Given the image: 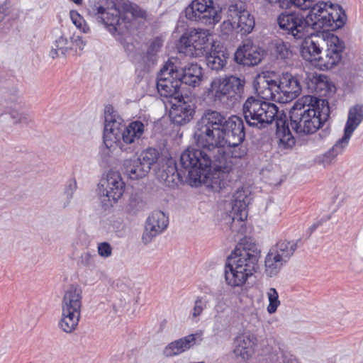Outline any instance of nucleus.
<instances>
[{
  "mask_svg": "<svg viewBox=\"0 0 363 363\" xmlns=\"http://www.w3.org/2000/svg\"><path fill=\"white\" fill-rule=\"evenodd\" d=\"M193 136L198 147L216 152L212 187L218 190L226 183L228 172L232 171V162L223 149L222 140L216 133L207 109L197 121Z\"/></svg>",
  "mask_w": 363,
  "mask_h": 363,
  "instance_id": "f257e3e1",
  "label": "nucleus"
},
{
  "mask_svg": "<svg viewBox=\"0 0 363 363\" xmlns=\"http://www.w3.org/2000/svg\"><path fill=\"white\" fill-rule=\"evenodd\" d=\"M206 150L189 147L181 155L179 159L180 167H176V172L181 181L185 180L191 186H197L201 184H207L215 192H219L225 188L230 182V174L228 172L226 183L220 189L216 190L212 187L213 176L215 172V154L213 160L211 155L206 152Z\"/></svg>",
  "mask_w": 363,
  "mask_h": 363,
  "instance_id": "f03ea898",
  "label": "nucleus"
},
{
  "mask_svg": "<svg viewBox=\"0 0 363 363\" xmlns=\"http://www.w3.org/2000/svg\"><path fill=\"white\" fill-rule=\"evenodd\" d=\"M260 250L246 239L238 243L228 257L225 267V279L232 287L242 286L258 269Z\"/></svg>",
  "mask_w": 363,
  "mask_h": 363,
  "instance_id": "7ed1b4c3",
  "label": "nucleus"
},
{
  "mask_svg": "<svg viewBox=\"0 0 363 363\" xmlns=\"http://www.w3.org/2000/svg\"><path fill=\"white\" fill-rule=\"evenodd\" d=\"M291 126L297 133L312 134L316 132L330 116V107L326 99L312 97L310 103L296 102L289 112Z\"/></svg>",
  "mask_w": 363,
  "mask_h": 363,
  "instance_id": "20e7f679",
  "label": "nucleus"
},
{
  "mask_svg": "<svg viewBox=\"0 0 363 363\" xmlns=\"http://www.w3.org/2000/svg\"><path fill=\"white\" fill-rule=\"evenodd\" d=\"M309 28L315 31H333L342 28L347 21V15L341 6L318 1L313 6L307 5Z\"/></svg>",
  "mask_w": 363,
  "mask_h": 363,
  "instance_id": "39448f33",
  "label": "nucleus"
},
{
  "mask_svg": "<svg viewBox=\"0 0 363 363\" xmlns=\"http://www.w3.org/2000/svg\"><path fill=\"white\" fill-rule=\"evenodd\" d=\"M277 106L259 96H249L242 105V115L249 127L261 130L272 123L277 117Z\"/></svg>",
  "mask_w": 363,
  "mask_h": 363,
  "instance_id": "423d86ee",
  "label": "nucleus"
},
{
  "mask_svg": "<svg viewBox=\"0 0 363 363\" xmlns=\"http://www.w3.org/2000/svg\"><path fill=\"white\" fill-rule=\"evenodd\" d=\"M267 84L272 99L283 104L297 98L303 89L298 77L289 72L282 73L277 79L267 80Z\"/></svg>",
  "mask_w": 363,
  "mask_h": 363,
  "instance_id": "0eeeda50",
  "label": "nucleus"
},
{
  "mask_svg": "<svg viewBox=\"0 0 363 363\" xmlns=\"http://www.w3.org/2000/svg\"><path fill=\"white\" fill-rule=\"evenodd\" d=\"M301 239L289 241L279 240L269 250L264 261L265 272L267 276L276 275L294 255Z\"/></svg>",
  "mask_w": 363,
  "mask_h": 363,
  "instance_id": "6e6552de",
  "label": "nucleus"
},
{
  "mask_svg": "<svg viewBox=\"0 0 363 363\" xmlns=\"http://www.w3.org/2000/svg\"><path fill=\"white\" fill-rule=\"evenodd\" d=\"M159 152L155 148H147L138 157L124 160L122 166L123 174L129 179L138 180L145 177L152 166L159 159Z\"/></svg>",
  "mask_w": 363,
  "mask_h": 363,
  "instance_id": "1a4fd4ad",
  "label": "nucleus"
},
{
  "mask_svg": "<svg viewBox=\"0 0 363 363\" xmlns=\"http://www.w3.org/2000/svg\"><path fill=\"white\" fill-rule=\"evenodd\" d=\"M215 45L210 42L208 31L203 29H191L179 38V49L196 57L206 56Z\"/></svg>",
  "mask_w": 363,
  "mask_h": 363,
  "instance_id": "9d476101",
  "label": "nucleus"
},
{
  "mask_svg": "<svg viewBox=\"0 0 363 363\" xmlns=\"http://www.w3.org/2000/svg\"><path fill=\"white\" fill-rule=\"evenodd\" d=\"M92 11L98 21L103 23L113 34L118 33L123 35L128 26L126 23L122 26L121 11L113 0H100L92 6Z\"/></svg>",
  "mask_w": 363,
  "mask_h": 363,
  "instance_id": "9b49d317",
  "label": "nucleus"
},
{
  "mask_svg": "<svg viewBox=\"0 0 363 363\" xmlns=\"http://www.w3.org/2000/svg\"><path fill=\"white\" fill-rule=\"evenodd\" d=\"M277 23L285 34L296 40H302L310 34L307 16L300 12H283L278 16Z\"/></svg>",
  "mask_w": 363,
  "mask_h": 363,
  "instance_id": "f8f14e48",
  "label": "nucleus"
},
{
  "mask_svg": "<svg viewBox=\"0 0 363 363\" xmlns=\"http://www.w3.org/2000/svg\"><path fill=\"white\" fill-rule=\"evenodd\" d=\"M175 65L168 60L158 74L156 87L159 94L164 98L178 99L183 96L180 91L181 84L175 75Z\"/></svg>",
  "mask_w": 363,
  "mask_h": 363,
  "instance_id": "ddd939ff",
  "label": "nucleus"
},
{
  "mask_svg": "<svg viewBox=\"0 0 363 363\" xmlns=\"http://www.w3.org/2000/svg\"><path fill=\"white\" fill-rule=\"evenodd\" d=\"M244 85V80L234 76L217 79L212 82L215 99L220 102L230 100L233 103L241 98Z\"/></svg>",
  "mask_w": 363,
  "mask_h": 363,
  "instance_id": "4468645a",
  "label": "nucleus"
},
{
  "mask_svg": "<svg viewBox=\"0 0 363 363\" xmlns=\"http://www.w3.org/2000/svg\"><path fill=\"white\" fill-rule=\"evenodd\" d=\"M115 118L121 123V119L118 118ZM122 125H120V135H121V140H118V146L122 152L126 153L136 152L140 145L143 135L145 130V124L140 121H134L130 122L124 129L121 130Z\"/></svg>",
  "mask_w": 363,
  "mask_h": 363,
  "instance_id": "2eb2a0df",
  "label": "nucleus"
},
{
  "mask_svg": "<svg viewBox=\"0 0 363 363\" xmlns=\"http://www.w3.org/2000/svg\"><path fill=\"white\" fill-rule=\"evenodd\" d=\"M125 190V183L118 172H110L107 178L101 183L99 189L100 197L103 206L107 208L113 206L123 196Z\"/></svg>",
  "mask_w": 363,
  "mask_h": 363,
  "instance_id": "dca6fc26",
  "label": "nucleus"
},
{
  "mask_svg": "<svg viewBox=\"0 0 363 363\" xmlns=\"http://www.w3.org/2000/svg\"><path fill=\"white\" fill-rule=\"evenodd\" d=\"M327 48L314 62V66L321 70H328L336 66L342 60L345 43L337 36L332 35L326 41Z\"/></svg>",
  "mask_w": 363,
  "mask_h": 363,
  "instance_id": "f3484780",
  "label": "nucleus"
},
{
  "mask_svg": "<svg viewBox=\"0 0 363 363\" xmlns=\"http://www.w3.org/2000/svg\"><path fill=\"white\" fill-rule=\"evenodd\" d=\"M250 198L247 191L242 188L238 189L233 196L232 207L230 213H226L223 217L225 223L229 225L233 231H236L235 223H239L242 225L247 217V206Z\"/></svg>",
  "mask_w": 363,
  "mask_h": 363,
  "instance_id": "a211bd4d",
  "label": "nucleus"
},
{
  "mask_svg": "<svg viewBox=\"0 0 363 363\" xmlns=\"http://www.w3.org/2000/svg\"><path fill=\"white\" fill-rule=\"evenodd\" d=\"M111 106L105 109V125L104 130V147L101 151V157L106 160L110 157L111 148L120 138L121 122L115 118Z\"/></svg>",
  "mask_w": 363,
  "mask_h": 363,
  "instance_id": "6ab92c4d",
  "label": "nucleus"
},
{
  "mask_svg": "<svg viewBox=\"0 0 363 363\" xmlns=\"http://www.w3.org/2000/svg\"><path fill=\"white\" fill-rule=\"evenodd\" d=\"M169 218L162 211H153L147 218L142 242L147 245L168 226Z\"/></svg>",
  "mask_w": 363,
  "mask_h": 363,
  "instance_id": "aec40b11",
  "label": "nucleus"
},
{
  "mask_svg": "<svg viewBox=\"0 0 363 363\" xmlns=\"http://www.w3.org/2000/svg\"><path fill=\"white\" fill-rule=\"evenodd\" d=\"M178 104H174L169 111V117L174 124L184 125L189 123L196 113V106L189 98L187 100L184 96L177 99Z\"/></svg>",
  "mask_w": 363,
  "mask_h": 363,
  "instance_id": "412c9836",
  "label": "nucleus"
},
{
  "mask_svg": "<svg viewBox=\"0 0 363 363\" xmlns=\"http://www.w3.org/2000/svg\"><path fill=\"white\" fill-rule=\"evenodd\" d=\"M235 61L243 66L253 67L258 65L262 59V53L259 46L251 40H245L235 52Z\"/></svg>",
  "mask_w": 363,
  "mask_h": 363,
  "instance_id": "4be33fe9",
  "label": "nucleus"
},
{
  "mask_svg": "<svg viewBox=\"0 0 363 363\" xmlns=\"http://www.w3.org/2000/svg\"><path fill=\"white\" fill-rule=\"evenodd\" d=\"M174 72L181 85L184 84L192 87L199 86L203 79L202 68L197 63L189 62L179 68L175 65Z\"/></svg>",
  "mask_w": 363,
  "mask_h": 363,
  "instance_id": "5701e85b",
  "label": "nucleus"
},
{
  "mask_svg": "<svg viewBox=\"0 0 363 363\" xmlns=\"http://www.w3.org/2000/svg\"><path fill=\"white\" fill-rule=\"evenodd\" d=\"M303 84L309 93L315 94L318 96H327L335 87L328 77L314 73H306Z\"/></svg>",
  "mask_w": 363,
  "mask_h": 363,
  "instance_id": "b1692460",
  "label": "nucleus"
},
{
  "mask_svg": "<svg viewBox=\"0 0 363 363\" xmlns=\"http://www.w3.org/2000/svg\"><path fill=\"white\" fill-rule=\"evenodd\" d=\"M257 344V339L254 334L244 333L235 339L233 352L242 360H248L254 354Z\"/></svg>",
  "mask_w": 363,
  "mask_h": 363,
  "instance_id": "393cba45",
  "label": "nucleus"
},
{
  "mask_svg": "<svg viewBox=\"0 0 363 363\" xmlns=\"http://www.w3.org/2000/svg\"><path fill=\"white\" fill-rule=\"evenodd\" d=\"M228 119V130L224 138L225 145L242 143L245 138V128L243 120L236 115H232Z\"/></svg>",
  "mask_w": 363,
  "mask_h": 363,
  "instance_id": "a878e982",
  "label": "nucleus"
},
{
  "mask_svg": "<svg viewBox=\"0 0 363 363\" xmlns=\"http://www.w3.org/2000/svg\"><path fill=\"white\" fill-rule=\"evenodd\" d=\"M197 339L202 340L201 333L191 334L173 341L164 347L163 353L166 357L178 355L194 346Z\"/></svg>",
  "mask_w": 363,
  "mask_h": 363,
  "instance_id": "bb28decb",
  "label": "nucleus"
},
{
  "mask_svg": "<svg viewBox=\"0 0 363 363\" xmlns=\"http://www.w3.org/2000/svg\"><path fill=\"white\" fill-rule=\"evenodd\" d=\"M194 5L199 8L202 13L201 23L205 25H214L221 19V9H216L213 6L212 0H194Z\"/></svg>",
  "mask_w": 363,
  "mask_h": 363,
  "instance_id": "cd10ccee",
  "label": "nucleus"
},
{
  "mask_svg": "<svg viewBox=\"0 0 363 363\" xmlns=\"http://www.w3.org/2000/svg\"><path fill=\"white\" fill-rule=\"evenodd\" d=\"M362 121L363 105L355 104L351 106L348 111L347 119L344 128L342 138L350 142L353 133Z\"/></svg>",
  "mask_w": 363,
  "mask_h": 363,
  "instance_id": "c85d7f7f",
  "label": "nucleus"
},
{
  "mask_svg": "<svg viewBox=\"0 0 363 363\" xmlns=\"http://www.w3.org/2000/svg\"><path fill=\"white\" fill-rule=\"evenodd\" d=\"M25 102L20 96L11 99L10 105L8 106L9 109V113L13 120V123H23L28 125L32 122V116L26 112L20 111L23 108Z\"/></svg>",
  "mask_w": 363,
  "mask_h": 363,
  "instance_id": "c756f323",
  "label": "nucleus"
},
{
  "mask_svg": "<svg viewBox=\"0 0 363 363\" xmlns=\"http://www.w3.org/2000/svg\"><path fill=\"white\" fill-rule=\"evenodd\" d=\"M303 43L301 47V54L303 58L314 65L316 59L321 54L322 48L318 41L313 39V35L309 34L308 37L302 39Z\"/></svg>",
  "mask_w": 363,
  "mask_h": 363,
  "instance_id": "7c9ffc66",
  "label": "nucleus"
},
{
  "mask_svg": "<svg viewBox=\"0 0 363 363\" xmlns=\"http://www.w3.org/2000/svg\"><path fill=\"white\" fill-rule=\"evenodd\" d=\"M82 290L75 285H71L65 291L62 300V308L81 311L82 306Z\"/></svg>",
  "mask_w": 363,
  "mask_h": 363,
  "instance_id": "2f4dec72",
  "label": "nucleus"
},
{
  "mask_svg": "<svg viewBox=\"0 0 363 363\" xmlns=\"http://www.w3.org/2000/svg\"><path fill=\"white\" fill-rule=\"evenodd\" d=\"M206 58L207 66L213 70L218 71L225 66L228 54L226 50L223 47L215 46L214 48L206 55Z\"/></svg>",
  "mask_w": 363,
  "mask_h": 363,
  "instance_id": "473e14b6",
  "label": "nucleus"
},
{
  "mask_svg": "<svg viewBox=\"0 0 363 363\" xmlns=\"http://www.w3.org/2000/svg\"><path fill=\"white\" fill-rule=\"evenodd\" d=\"M276 136L279 139V146L288 149L295 144V139L289 129V124L285 120L279 119L276 122Z\"/></svg>",
  "mask_w": 363,
  "mask_h": 363,
  "instance_id": "72a5a7b5",
  "label": "nucleus"
},
{
  "mask_svg": "<svg viewBox=\"0 0 363 363\" xmlns=\"http://www.w3.org/2000/svg\"><path fill=\"white\" fill-rule=\"evenodd\" d=\"M207 111L212 121V123H213V126L216 133L218 136L220 138V140H222L221 143L224 147V138L228 130L227 123H228V118H229V116H228V115L223 112L218 111L211 108L207 109Z\"/></svg>",
  "mask_w": 363,
  "mask_h": 363,
  "instance_id": "f704fd0d",
  "label": "nucleus"
},
{
  "mask_svg": "<svg viewBox=\"0 0 363 363\" xmlns=\"http://www.w3.org/2000/svg\"><path fill=\"white\" fill-rule=\"evenodd\" d=\"M235 23V31L241 35H247L251 33L255 27L254 17L247 11L233 20Z\"/></svg>",
  "mask_w": 363,
  "mask_h": 363,
  "instance_id": "c9c22d12",
  "label": "nucleus"
},
{
  "mask_svg": "<svg viewBox=\"0 0 363 363\" xmlns=\"http://www.w3.org/2000/svg\"><path fill=\"white\" fill-rule=\"evenodd\" d=\"M145 12L140 9L136 5H126L125 7V11L122 14L121 13V23H123L122 26H125V23L128 26L127 28L124 30V35L128 32L131 26V21L135 18H144Z\"/></svg>",
  "mask_w": 363,
  "mask_h": 363,
  "instance_id": "e433bc0d",
  "label": "nucleus"
},
{
  "mask_svg": "<svg viewBox=\"0 0 363 363\" xmlns=\"http://www.w3.org/2000/svg\"><path fill=\"white\" fill-rule=\"evenodd\" d=\"M349 143L342 137L338 139L334 145L322 156L321 162L324 165L330 164L337 155L344 152Z\"/></svg>",
  "mask_w": 363,
  "mask_h": 363,
  "instance_id": "4c0bfd02",
  "label": "nucleus"
},
{
  "mask_svg": "<svg viewBox=\"0 0 363 363\" xmlns=\"http://www.w3.org/2000/svg\"><path fill=\"white\" fill-rule=\"evenodd\" d=\"M72 37L68 39L64 35L60 36L55 40L54 46L50 52V56L52 59L59 57L60 55L65 56L69 50L72 49Z\"/></svg>",
  "mask_w": 363,
  "mask_h": 363,
  "instance_id": "58836bf2",
  "label": "nucleus"
},
{
  "mask_svg": "<svg viewBox=\"0 0 363 363\" xmlns=\"http://www.w3.org/2000/svg\"><path fill=\"white\" fill-rule=\"evenodd\" d=\"M224 9H226L228 18L235 20L236 18L247 12V4L242 0H228Z\"/></svg>",
  "mask_w": 363,
  "mask_h": 363,
  "instance_id": "ea45409f",
  "label": "nucleus"
},
{
  "mask_svg": "<svg viewBox=\"0 0 363 363\" xmlns=\"http://www.w3.org/2000/svg\"><path fill=\"white\" fill-rule=\"evenodd\" d=\"M272 50L277 58L288 59L292 54L290 45L281 40H275L272 43Z\"/></svg>",
  "mask_w": 363,
  "mask_h": 363,
  "instance_id": "a19ab883",
  "label": "nucleus"
},
{
  "mask_svg": "<svg viewBox=\"0 0 363 363\" xmlns=\"http://www.w3.org/2000/svg\"><path fill=\"white\" fill-rule=\"evenodd\" d=\"M143 206L144 203L140 195L138 194H131L125 207V211L130 215H136L143 209Z\"/></svg>",
  "mask_w": 363,
  "mask_h": 363,
  "instance_id": "79ce46f5",
  "label": "nucleus"
},
{
  "mask_svg": "<svg viewBox=\"0 0 363 363\" xmlns=\"http://www.w3.org/2000/svg\"><path fill=\"white\" fill-rule=\"evenodd\" d=\"M208 301L206 296H198L194 301V305L191 313L193 320H198L204 309L207 308Z\"/></svg>",
  "mask_w": 363,
  "mask_h": 363,
  "instance_id": "37998d69",
  "label": "nucleus"
},
{
  "mask_svg": "<svg viewBox=\"0 0 363 363\" xmlns=\"http://www.w3.org/2000/svg\"><path fill=\"white\" fill-rule=\"evenodd\" d=\"M267 297L269 300L267 311L269 314H272L277 311L278 306L280 305L279 294L276 289L270 288L267 292Z\"/></svg>",
  "mask_w": 363,
  "mask_h": 363,
  "instance_id": "c03bdc74",
  "label": "nucleus"
},
{
  "mask_svg": "<svg viewBox=\"0 0 363 363\" xmlns=\"http://www.w3.org/2000/svg\"><path fill=\"white\" fill-rule=\"evenodd\" d=\"M185 16L186 18L194 21H198L201 23V10L194 5L193 1L184 10Z\"/></svg>",
  "mask_w": 363,
  "mask_h": 363,
  "instance_id": "a18cd8bd",
  "label": "nucleus"
},
{
  "mask_svg": "<svg viewBox=\"0 0 363 363\" xmlns=\"http://www.w3.org/2000/svg\"><path fill=\"white\" fill-rule=\"evenodd\" d=\"M69 14L72 23L77 28L82 30L85 33L89 32L90 29L89 26L85 23L83 17L77 11H71Z\"/></svg>",
  "mask_w": 363,
  "mask_h": 363,
  "instance_id": "49530a36",
  "label": "nucleus"
},
{
  "mask_svg": "<svg viewBox=\"0 0 363 363\" xmlns=\"http://www.w3.org/2000/svg\"><path fill=\"white\" fill-rule=\"evenodd\" d=\"M79 322L74 320H72L66 316H63L62 315V318L59 322V327L65 333H69L74 331L77 326L78 325Z\"/></svg>",
  "mask_w": 363,
  "mask_h": 363,
  "instance_id": "de8ad7c7",
  "label": "nucleus"
},
{
  "mask_svg": "<svg viewBox=\"0 0 363 363\" xmlns=\"http://www.w3.org/2000/svg\"><path fill=\"white\" fill-rule=\"evenodd\" d=\"M227 145L231 148L230 153L233 158L241 159L247 155V149L245 145H242V143Z\"/></svg>",
  "mask_w": 363,
  "mask_h": 363,
  "instance_id": "09e8293b",
  "label": "nucleus"
},
{
  "mask_svg": "<svg viewBox=\"0 0 363 363\" xmlns=\"http://www.w3.org/2000/svg\"><path fill=\"white\" fill-rule=\"evenodd\" d=\"M77 182L75 179H69L65 186L64 194L67 197V203L64 205L65 207L68 205L73 197V194L77 189Z\"/></svg>",
  "mask_w": 363,
  "mask_h": 363,
  "instance_id": "8fccbe9b",
  "label": "nucleus"
},
{
  "mask_svg": "<svg viewBox=\"0 0 363 363\" xmlns=\"http://www.w3.org/2000/svg\"><path fill=\"white\" fill-rule=\"evenodd\" d=\"M112 247L107 242H102L98 244L97 252L99 256L104 258H107L112 255Z\"/></svg>",
  "mask_w": 363,
  "mask_h": 363,
  "instance_id": "3c124183",
  "label": "nucleus"
},
{
  "mask_svg": "<svg viewBox=\"0 0 363 363\" xmlns=\"http://www.w3.org/2000/svg\"><path fill=\"white\" fill-rule=\"evenodd\" d=\"M235 21L228 18L221 23L220 32L223 35H229L233 30H235Z\"/></svg>",
  "mask_w": 363,
  "mask_h": 363,
  "instance_id": "603ef678",
  "label": "nucleus"
},
{
  "mask_svg": "<svg viewBox=\"0 0 363 363\" xmlns=\"http://www.w3.org/2000/svg\"><path fill=\"white\" fill-rule=\"evenodd\" d=\"M96 257L95 255L89 252H84L81 255V263L85 267H92L95 265Z\"/></svg>",
  "mask_w": 363,
  "mask_h": 363,
  "instance_id": "864d4df0",
  "label": "nucleus"
},
{
  "mask_svg": "<svg viewBox=\"0 0 363 363\" xmlns=\"http://www.w3.org/2000/svg\"><path fill=\"white\" fill-rule=\"evenodd\" d=\"M267 3L272 6L277 5L281 9H288L292 5V3L298 2L299 0H265Z\"/></svg>",
  "mask_w": 363,
  "mask_h": 363,
  "instance_id": "5fc2aeb1",
  "label": "nucleus"
},
{
  "mask_svg": "<svg viewBox=\"0 0 363 363\" xmlns=\"http://www.w3.org/2000/svg\"><path fill=\"white\" fill-rule=\"evenodd\" d=\"M62 315L79 322L81 316V311L62 308Z\"/></svg>",
  "mask_w": 363,
  "mask_h": 363,
  "instance_id": "6e6d98bb",
  "label": "nucleus"
},
{
  "mask_svg": "<svg viewBox=\"0 0 363 363\" xmlns=\"http://www.w3.org/2000/svg\"><path fill=\"white\" fill-rule=\"evenodd\" d=\"M162 46V42L160 38L155 39L150 45L147 54L148 55H155Z\"/></svg>",
  "mask_w": 363,
  "mask_h": 363,
  "instance_id": "4d7b16f0",
  "label": "nucleus"
},
{
  "mask_svg": "<svg viewBox=\"0 0 363 363\" xmlns=\"http://www.w3.org/2000/svg\"><path fill=\"white\" fill-rule=\"evenodd\" d=\"M315 0H299L298 2L292 3V5H296L300 7L303 10H309V7L306 6L307 5L313 6L315 3H314Z\"/></svg>",
  "mask_w": 363,
  "mask_h": 363,
  "instance_id": "13d9d810",
  "label": "nucleus"
},
{
  "mask_svg": "<svg viewBox=\"0 0 363 363\" xmlns=\"http://www.w3.org/2000/svg\"><path fill=\"white\" fill-rule=\"evenodd\" d=\"M74 45L77 47H79V48L80 50H82L83 49V47L84 46L85 43L82 39V37L80 36H77V38H72V46Z\"/></svg>",
  "mask_w": 363,
  "mask_h": 363,
  "instance_id": "bf43d9fd",
  "label": "nucleus"
},
{
  "mask_svg": "<svg viewBox=\"0 0 363 363\" xmlns=\"http://www.w3.org/2000/svg\"><path fill=\"white\" fill-rule=\"evenodd\" d=\"M322 224L321 222H317L313 223L306 231L308 235V238H309L311 234Z\"/></svg>",
  "mask_w": 363,
  "mask_h": 363,
  "instance_id": "052dcab7",
  "label": "nucleus"
},
{
  "mask_svg": "<svg viewBox=\"0 0 363 363\" xmlns=\"http://www.w3.org/2000/svg\"><path fill=\"white\" fill-rule=\"evenodd\" d=\"M7 15V9L3 5L0 6V22L3 21Z\"/></svg>",
  "mask_w": 363,
  "mask_h": 363,
  "instance_id": "680f3d73",
  "label": "nucleus"
},
{
  "mask_svg": "<svg viewBox=\"0 0 363 363\" xmlns=\"http://www.w3.org/2000/svg\"><path fill=\"white\" fill-rule=\"evenodd\" d=\"M71 1H73L76 4H81L82 2V0H71Z\"/></svg>",
  "mask_w": 363,
  "mask_h": 363,
  "instance_id": "e2e57ef3",
  "label": "nucleus"
},
{
  "mask_svg": "<svg viewBox=\"0 0 363 363\" xmlns=\"http://www.w3.org/2000/svg\"><path fill=\"white\" fill-rule=\"evenodd\" d=\"M320 43H325V40L321 39V40H320Z\"/></svg>",
  "mask_w": 363,
  "mask_h": 363,
  "instance_id": "0e129e2a",
  "label": "nucleus"
}]
</instances>
